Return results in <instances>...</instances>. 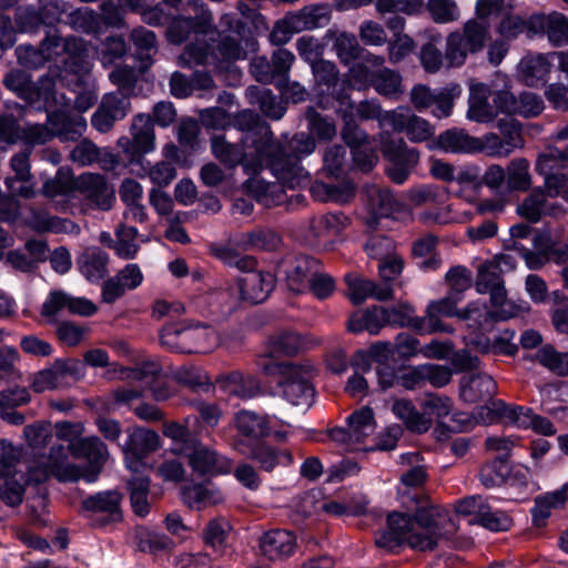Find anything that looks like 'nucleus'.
I'll return each mask as SVG.
<instances>
[{
  "label": "nucleus",
  "instance_id": "39448f33",
  "mask_svg": "<svg viewBox=\"0 0 568 568\" xmlns=\"http://www.w3.org/2000/svg\"><path fill=\"white\" fill-rule=\"evenodd\" d=\"M280 151L274 159L287 171L286 178L273 174L276 179L287 183L291 189L302 186L310 181L308 172L301 165V159L314 152L316 144L314 139L306 133L295 134L286 145L277 140Z\"/></svg>",
  "mask_w": 568,
  "mask_h": 568
},
{
  "label": "nucleus",
  "instance_id": "58836bf2",
  "mask_svg": "<svg viewBox=\"0 0 568 568\" xmlns=\"http://www.w3.org/2000/svg\"><path fill=\"white\" fill-rule=\"evenodd\" d=\"M60 44L59 39H50V32L42 40L40 48L20 44L16 49L18 62L28 69H38L53 58L52 45Z\"/></svg>",
  "mask_w": 568,
  "mask_h": 568
},
{
  "label": "nucleus",
  "instance_id": "f3484780",
  "mask_svg": "<svg viewBox=\"0 0 568 568\" xmlns=\"http://www.w3.org/2000/svg\"><path fill=\"white\" fill-rule=\"evenodd\" d=\"M295 374L278 379L277 386L283 398L294 406L311 407L314 402L315 390L310 383L311 368L298 365Z\"/></svg>",
  "mask_w": 568,
  "mask_h": 568
},
{
  "label": "nucleus",
  "instance_id": "473e14b6",
  "mask_svg": "<svg viewBox=\"0 0 568 568\" xmlns=\"http://www.w3.org/2000/svg\"><path fill=\"white\" fill-rule=\"evenodd\" d=\"M497 393V384L485 373L465 376L460 381V396L467 403L491 399Z\"/></svg>",
  "mask_w": 568,
  "mask_h": 568
},
{
  "label": "nucleus",
  "instance_id": "aec40b11",
  "mask_svg": "<svg viewBox=\"0 0 568 568\" xmlns=\"http://www.w3.org/2000/svg\"><path fill=\"white\" fill-rule=\"evenodd\" d=\"M384 122L390 124V129L396 132H405L408 139L416 143L427 141L434 134V128L427 120L415 115L406 108L393 110Z\"/></svg>",
  "mask_w": 568,
  "mask_h": 568
},
{
  "label": "nucleus",
  "instance_id": "6e6552de",
  "mask_svg": "<svg viewBox=\"0 0 568 568\" xmlns=\"http://www.w3.org/2000/svg\"><path fill=\"white\" fill-rule=\"evenodd\" d=\"M314 77V90L318 98V104L326 109L329 106V98L338 101L341 105L354 108L349 97L339 85V72L335 63L327 60H318L312 63Z\"/></svg>",
  "mask_w": 568,
  "mask_h": 568
},
{
  "label": "nucleus",
  "instance_id": "a18cd8bd",
  "mask_svg": "<svg viewBox=\"0 0 568 568\" xmlns=\"http://www.w3.org/2000/svg\"><path fill=\"white\" fill-rule=\"evenodd\" d=\"M311 195L320 202L346 203L354 196V185L348 181L325 183L315 181L310 187Z\"/></svg>",
  "mask_w": 568,
  "mask_h": 568
},
{
  "label": "nucleus",
  "instance_id": "4be33fe9",
  "mask_svg": "<svg viewBox=\"0 0 568 568\" xmlns=\"http://www.w3.org/2000/svg\"><path fill=\"white\" fill-rule=\"evenodd\" d=\"M236 285L241 301L260 304L266 301L274 290L275 277L270 272H247L237 278Z\"/></svg>",
  "mask_w": 568,
  "mask_h": 568
},
{
  "label": "nucleus",
  "instance_id": "79ce46f5",
  "mask_svg": "<svg viewBox=\"0 0 568 568\" xmlns=\"http://www.w3.org/2000/svg\"><path fill=\"white\" fill-rule=\"evenodd\" d=\"M192 423H197V416H187L182 424L178 422H166L163 424V435L173 442V450L175 453L184 455L199 440L191 433L190 427Z\"/></svg>",
  "mask_w": 568,
  "mask_h": 568
},
{
  "label": "nucleus",
  "instance_id": "423d86ee",
  "mask_svg": "<svg viewBox=\"0 0 568 568\" xmlns=\"http://www.w3.org/2000/svg\"><path fill=\"white\" fill-rule=\"evenodd\" d=\"M50 476L55 477L59 481H77L83 476L79 466L69 463L63 444L52 445L48 457H43L28 467L27 481L40 484Z\"/></svg>",
  "mask_w": 568,
  "mask_h": 568
},
{
  "label": "nucleus",
  "instance_id": "de8ad7c7",
  "mask_svg": "<svg viewBox=\"0 0 568 568\" xmlns=\"http://www.w3.org/2000/svg\"><path fill=\"white\" fill-rule=\"evenodd\" d=\"M392 412L413 433H426L432 426V419L419 413L408 399H396L393 403Z\"/></svg>",
  "mask_w": 568,
  "mask_h": 568
},
{
  "label": "nucleus",
  "instance_id": "4d7b16f0",
  "mask_svg": "<svg viewBox=\"0 0 568 568\" xmlns=\"http://www.w3.org/2000/svg\"><path fill=\"white\" fill-rule=\"evenodd\" d=\"M326 38L334 41V49L342 63L348 64L358 58L361 47L353 33L329 29Z\"/></svg>",
  "mask_w": 568,
  "mask_h": 568
},
{
  "label": "nucleus",
  "instance_id": "09e8293b",
  "mask_svg": "<svg viewBox=\"0 0 568 568\" xmlns=\"http://www.w3.org/2000/svg\"><path fill=\"white\" fill-rule=\"evenodd\" d=\"M367 207L375 217H386L397 207V200L387 187L377 184L364 187Z\"/></svg>",
  "mask_w": 568,
  "mask_h": 568
},
{
  "label": "nucleus",
  "instance_id": "f8f14e48",
  "mask_svg": "<svg viewBox=\"0 0 568 568\" xmlns=\"http://www.w3.org/2000/svg\"><path fill=\"white\" fill-rule=\"evenodd\" d=\"M75 191L95 210L109 211L115 202L114 189L99 173H82L75 179Z\"/></svg>",
  "mask_w": 568,
  "mask_h": 568
},
{
  "label": "nucleus",
  "instance_id": "5fc2aeb1",
  "mask_svg": "<svg viewBox=\"0 0 568 568\" xmlns=\"http://www.w3.org/2000/svg\"><path fill=\"white\" fill-rule=\"evenodd\" d=\"M293 14L298 20L301 31H304L326 26L331 21L332 10L328 4H311Z\"/></svg>",
  "mask_w": 568,
  "mask_h": 568
},
{
  "label": "nucleus",
  "instance_id": "2eb2a0df",
  "mask_svg": "<svg viewBox=\"0 0 568 568\" xmlns=\"http://www.w3.org/2000/svg\"><path fill=\"white\" fill-rule=\"evenodd\" d=\"M320 262L307 255H287L278 264V273L283 274L287 287L294 293H302Z\"/></svg>",
  "mask_w": 568,
  "mask_h": 568
},
{
  "label": "nucleus",
  "instance_id": "69168bd1",
  "mask_svg": "<svg viewBox=\"0 0 568 568\" xmlns=\"http://www.w3.org/2000/svg\"><path fill=\"white\" fill-rule=\"evenodd\" d=\"M128 52V45L123 37L109 36L97 50L98 59L103 68H110Z\"/></svg>",
  "mask_w": 568,
  "mask_h": 568
},
{
  "label": "nucleus",
  "instance_id": "0eeeda50",
  "mask_svg": "<svg viewBox=\"0 0 568 568\" xmlns=\"http://www.w3.org/2000/svg\"><path fill=\"white\" fill-rule=\"evenodd\" d=\"M231 34H221L215 49L212 51V62L216 65L246 58L248 51H255L256 41L246 31L245 24L239 19L224 17Z\"/></svg>",
  "mask_w": 568,
  "mask_h": 568
},
{
  "label": "nucleus",
  "instance_id": "9b49d317",
  "mask_svg": "<svg viewBox=\"0 0 568 568\" xmlns=\"http://www.w3.org/2000/svg\"><path fill=\"white\" fill-rule=\"evenodd\" d=\"M132 138L122 136L118 145L123 150L130 162L139 161L144 154L152 152L155 146V134L152 116L138 114L132 120Z\"/></svg>",
  "mask_w": 568,
  "mask_h": 568
},
{
  "label": "nucleus",
  "instance_id": "a211bd4d",
  "mask_svg": "<svg viewBox=\"0 0 568 568\" xmlns=\"http://www.w3.org/2000/svg\"><path fill=\"white\" fill-rule=\"evenodd\" d=\"M32 148L27 146L23 151L14 154L10 160V168L14 176L4 180V184L13 195L30 199L36 195V183L31 173L30 155Z\"/></svg>",
  "mask_w": 568,
  "mask_h": 568
},
{
  "label": "nucleus",
  "instance_id": "ddd939ff",
  "mask_svg": "<svg viewBox=\"0 0 568 568\" xmlns=\"http://www.w3.org/2000/svg\"><path fill=\"white\" fill-rule=\"evenodd\" d=\"M65 448L67 453L71 452L73 456L83 457L89 462L91 467L90 471L79 467L83 474L81 478L85 479L88 483L95 481L102 466L109 457L106 445L99 437L89 436L80 438Z\"/></svg>",
  "mask_w": 568,
  "mask_h": 568
},
{
  "label": "nucleus",
  "instance_id": "cd10ccee",
  "mask_svg": "<svg viewBox=\"0 0 568 568\" xmlns=\"http://www.w3.org/2000/svg\"><path fill=\"white\" fill-rule=\"evenodd\" d=\"M493 98V89L490 85L481 82L471 83L469 87L467 119L478 122L488 123L496 118L494 103L489 102Z\"/></svg>",
  "mask_w": 568,
  "mask_h": 568
},
{
  "label": "nucleus",
  "instance_id": "4468645a",
  "mask_svg": "<svg viewBox=\"0 0 568 568\" xmlns=\"http://www.w3.org/2000/svg\"><path fill=\"white\" fill-rule=\"evenodd\" d=\"M131 109V102L119 92L105 93L91 118L92 126L100 133L111 131L115 122L124 119Z\"/></svg>",
  "mask_w": 568,
  "mask_h": 568
},
{
  "label": "nucleus",
  "instance_id": "4c0bfd02",
  "mask_svg": "<svg viewBox=\"0 0 568 568\" xmlns=\"http://www.w3.org/2000/svg\"><path fill=\"white\" fill-rule=\"evenodd\" d=\"M456 302L452 297H444L438 301L430 302L426 310L425 333L447 332L452 333L450 326L442 322V317H458Z\"/></svg>",
  "mask_w": 568,
  "mask_h": 568
},
{
  "label": "nucleus",
  "instance_id": "c03bdc74",
  "mask_svg": "<svg viewBox=\"0 0 568 568\" xmlns=\"http://www.w3.org/2000/svg\"><path fill=\"white\" fill-rule=\"evenodd\" d=\"M387 325L386 308L373 306L363 312L354 313L348 320V331L352 333H361L367 331L372 335H376Z\"/></svg>",
  "mask_w": 568,
  "mask_h": 568
},
{
  "label": "nucleus",
  "instance_id": "774afa93",
  "mask_svg": "<svg viewBox=\"0 0 568 568\" xmlns=\"http://www.w3.org/2000/svg\"><path fill=\"white\" fill-rule=\"evenodd\" d=\"M510 468L507 459L497 457L481 466L479 470L480 483L486 488L500 486L509 475Z\"/></svg>",
  "mask_w": 568,
  "mask_h": 568
},
{
  "label": "nucleus",
  "instance_id": "5701e85b",
  "mask_svg": "<svg viewBox=\"0 0 568 568\" xmlns=\"http://www.w3.org/2000/svg\"><path fill=\"white\" fill-rule=\"evenodd\" d=\"M143 282V274L138 264H128L113 277L106 280L102 285V302L113 304L122 297L126 291L139 287Z\"/></svg>",
  "mask_w": 568,
  "mask_h": 568
},
{
  "label": "nucleus",
  "instance_id": "8fccbe9b",
  "mask_svg": "<svg viewBox=\"0 0 568 568\" xmlns=\"http://www.w3.org/2000/svg\"><path fill=\"white\" fill-rule=\"evenodd\" d=\"M108 263V253L97 247L87 250L78 260L81 274L92 283L99 282L106 275Z\"/></svg>",
  "mask_w": 568,
  "mask_h": 568
},
{
  "label": "nucleus",
  "instance_id": "c85d7f7f",
  "mask_svg": "<svg viewBox=\"0 0 568 568\" xmlns=\"http://www.w3.org/2000/svg\"><path fill=\"white\" fill-rule=\"evenodd\" d=\"M532 34L546 33L554 45L568 44V18L560 12L549 14H532Z\"/></svg>",
  "mask_w": 568,
  "mask_h": 568
},
{
  "label": "nucleus",
  "instance_id": "7ed1b4c3",
  "mask_svg": "<svg viewBox=\"0 0 568 568\" xmlns=\"http://www.w3.org/2000/svg\"><path fill=\"white\" fill-rule=\"evenodd\" d=\"M161 345L181 354L207 353L217 344L213 327L204 324H168L160 332Z\"/></svg>",
  "mask_w": 568,
  "mask_h": 568
},
{
  "label": "nucleus",
  "instance_id": "603ef678",
  "mask_svg": "<svg viewBox=\"0 0 568 568\" xmlns=\"http://www.w3.org/2000/svg\"><path fill=\"white\" fill-rule=\"evenodd\" d=\"M235 423L237 430L245 437L258 439L271 432L267 418L250 410L240 412Z\"/></svg>",
  "mask_w": 568,
  "mask_h": 568
},
{
  "label": "nucleus",
  "instance_id": "20e7f679",
  "mask_svg": "<svg viewBox=\"0 0 568 568\" xmlns=\"http://www.w3.org/2000/svg\"><path fill=\"white\" fill-rule=\"evenodd\" d=\"M490 23L479 20H467L460 29L450 32L446 38L445 60L449 68L465 64L468 55L480 52L489 39Z\"/></svg>",
  "mask_w": 568,
  "mask_h": 568
},
{
  "label": "nucleus",
  "instance_id": "f704fd0d",
  "mask_svg": "<svg viewBox=\"0 0 568 568\" xmlns=\"http://www.w3.org/2000/svg\"><path fill=\"white\" fill-rule=\"evenodd\" d=\"M215 384L226 394L243 399L254 397L260 390V383L254 376L244 375L239 371L219 375Z\"/></svg>",
  "mask_w": 568,
  "mask_h": 568
},
{
  "label": "nucleus",
  "instance_id": "393cba45",
  "mask_svg": "<svg viewBox=\"0 0 568 568\" xmlns=\"http://www.w3.org/2000/svg\"><path fill=\"white\" fill-rule=\"evenodd\" d=\"M159 447V435L150 429L136 428L130 435L129 443L123 447L126 466L139 471L142 458Z\"/></svg>",
  "mask_w": 568,
  "mask_h": 568
},
{
  "label": "nucleus",
  "instance_id": "3c124183",
  "mask_svg": "<svg viewBox=\"0 0 568 568\" xmlns=\"http://www.w3.org/2000/svg\"><path fill=\"white\" fill-rule=\"evenodd\" d=\"M518 71L525 83L534 87L545 80L550 71V64L544 54H527L520 60Z\"/></svg>",
  "mask_w": 568,
  "mask_h": 568
},
{
  "label": "nucleus",
  "instance_id": "bf43d9fd",
  "mask_svg": "<svg viewBox=\"0 0 568 568\" xmlns=\"http://www.w3.org/2000/svg\"><path fill=\"white\" fill-rule=\"evenodd\" d=\"M268 355L292 356L303 348V341L295 332H280L268 337Z\"/></svg>",
  "mask_w": 568,
  "mask_h": 568
},
{
  "label": "nucleus",
  "instance_id": "0e129e2a",
  "mask_svg": "<svg viewBox=\"0 0 568 568\" xmlns=\"http://www.w3.org/2000/svg\"><path fill=\"white\" fill-rule=\"evenodd\" d=\"M116 241L114 242V251L118 256L124 260L134 258L139 244L136 243L138 230L132 225L120 223L115 231Z\"/></svg>",
  "mask_w": 568,
  "mask_h": 568
},
{
  "label": "nucleus",
  "instance_id": "2f4dec72",
  "mask_svg": "<svg viewBox=\"0 0 568 568\" xmlns=\"http://www.w3.org/2000/svg\"><path fill=\"white\" fill-rule=\"evenodd\" d=\"M234 125L243 132L242 138H247L248 135H253L255 139H257V136L261 138L257 133H260L262 129H265L267 132L264 140H266L267 145L270 144V148L267 146L263 153L272 160H275L274 156L280 151V144L277 143V140L275 139L270 126L265 123H262L260 121V116L255 112L250 110H243L239 112L234 119Z\"/></svg>",
  "mask_w": 568,
  "mask_h": 568
},
{
  "label": "nucleus",
  "instance_id": "6ab92c4d",
  "mask_svg": "<svg viewBox=\"0 0 568 568\" xmlns=\"http://www.w3.org/2000/svg\"><path fill=\"white\" fill-rule=\"evenodd\" d=\"M383 153L388 159L387 175L396 184H403L416 166L419 154L416 149L408 148L402 140L398 145H383Z\"/></svg>",
  "mask_w": 568,
  "mask_h": 568
},
{
  "label": "nucleus",
  "instance_id": "a19ab883",
  "mask_svg": "<svg viewBox=\"0 0 568 568\" xmlns=\"http://www.w3.org/2000/svg\"><path fill=\"white\" fill-rule=\"evenodd\" d=\"M247 180V189L265 206H273L281 204L285 200L284 186L291 187L287 183L277 179V182H267L253 174Z\"/></svg>",
  "mask_w": 568,
  "mask_h": 568
},
{
  "label": "nucleus",
  "instance_id": "864d4df0",
  "mask_svg": "<svg viewBox=\"0 0 568 568\" xmlns=\"http://www.w3.org/2000/svg\"><path fill=\"white\" fill-rule=\"evenodd\" d=\"M246 94L271 119L280 120L286 111L284 104L268 89L250 87L246 90Z\"/></svg>",
  "mask_w": 568,
  "mask_h": 568
},
{
  "label": "nucleus",
  "instance_id": "f257e3e1",
  "mask_svg": "<svg viewBox=\"0 0 568 568\" xmlns=\"http://www.w3.org/2000/svg\"><path fill=\"white\" fill-rule=\"evenodd\" d=\"M408 500L416 506L414 514H388L387 529L376 536V545L386 550H394L403 544L415 551L435 550L439 542L447 538L449 510L432 503L427 496L417 491L404 493L403 505L409 507Z\"/></svg>",
  "mask_w": 568,
  "mask_h": 568
},
{
  "label": "nucleus",
  "instance_id": "e433bc0d",
  "mask_svg": "<svg viewBox=\"0 0 568 568\" xmlns=\"http://www.w3.org/2000/svg\"><path fill=\"white\" fill-rule=\"evenodd\" d=\"M534 410L529 407L509 405L504 400H494L487 407V418H483L485 423H494L496 419H503L519 428H528V423H531V415Z\"/></svg>",
  "mask_w": 568,
  "mask_h": 568
},
{
  "label": "nucleus",
  "instance_id": "c756f323",
  "mask_svg": "<svg viewBox=\"0 0 568 568\" xmlns=\"http://www.w3.org/2000/svg\"><path fill=\"white\" fill-rule=\"evenodd\" d=\"M296 548V537L285 529H273L260 539V549L270 560H281L292 556Z\"/></svg>",
  "mask_w": 568,
  "mask_h": 568
},
{
  "label": "nucleus",
  "instance_id": "ea45409f",
  "mask_svg": "<svg viewBox=\"0 0 568 568\" xmlns=\"http://www.w3.org/2000/svg\"><path fill=\"white\" fill-rule=\"evenodd\" d=\"M476 290L480 294L489 293L490 300L501 297L505 291L503 271L498 263L488 261L479 265L477 270Z\"/></svg>",
  "mask_w": 568,
  "mask_h": 568
},
{
  "label": "nucleus",
  "instance_id": "338daca9",
  "mask_svg": "<svg viewBox=\"0 0 568 568\" xmlns=\"http://www.w3.org/2000/svg\"><path fill=\"white\" fill-rule=\"evenodd\" d=\"M538 363L558 376H568V352L561 353L552 345H545L536 354Z\"/></svg>",
  "mask_w": 568,
  "mask_h": 568
},
{
  "label": "nucleus",
  "instance_id": "7c9ffc66",
  "mask_svg": "<svg viewBox=\"0 0 568 568\" xmlns=\"http://www.w3.org/2000/svg\"><path fill=\"white\" fill-rule=\"evenodd\" d=\"M64 9L60 0H40L39 11L33 9L17 10L18 20L23 23L24 28H38L40 24L48 27L53 26L61 19Z\"/></svg>",
  "mask_w": 568,
  "mask_h": 568
},
{
  "label": "nucleus",
  "instance_id": "412c9836",
  "mask_svg": "<svg viewBox=\"0 0 568 568\" xmlns=\"http://www.w3.org/2000/svg\"><path fill=\"white\" fill-rule=\"evenodd\" d=\"M347 217L342 212L325 213L312 217L304 232L305 240L320 246L338 235L346 226Z\"/></svg>",
  "mask_w": 568,
  "mask_h": 568
},
{
  "label": "nucleus",
  "instance_id": "c9c22d12",
  "mask_svg": "<svg viewBox=\"0 0 568 568\" xmlns=\"http://www.w3.org/2000/svg\"><path fill=\"white\" fill-rule=\"evenodd\" d=\"M161 374L162 366L155 361H145L134 367H124L113 364L112 368L108 371L109 378L118 377L138 382L145 387L153 384L156 378H160Z\"/></svg>",
  "mask_w": 568,
  "mask_h": 568
},
{
  "label": "nucleus",
  "instance_id": "dca6fc26",
  "mask_svg": "<svg viewBox=\"0 0 568 568\" xmlns=\"http://www.w3.org/2000/svg\"><path fill=\"white\" fill-rule=\"evenodd\" d=\"M193 471L199 475H223L232 469V462L219 454L215 449L207 447L199 439L192 449L184 454Z\"/></svg>",
  "mask_w": 568,
  "mask_h": 568
},
{
  "label": "nucleus",
  "instance_id": "49530a36",
  "mask_svg": "<svg viewBox=\"0 0 568 568\" xmlns=\"http://www.w3.org/2000/svg\"><path fill=\"white\" fill-rule=\"evenodd\" d=\"M435 143L447 153H476L477 138L463 129L453 128L442 132Z\"/></svg>",
  "mask_w": 568,
  "mask_h": 568
},
{
  "label": "nucleus",
  "instance_id": "13d9d810",
  "mask_svg": "<svg viewBox=\"0 0 568 568\" xmlns=\"http://www.w3.org/2000/svg\"><path fill=\"white\" fill-rule=\"evenodd\" d=\"M529 168V162L525 158H516L509 162L506 169V182L510 191L526 192L531 187Z\"/></svg>",
  "mask_w": 568,
  "mask_h": 568
},
{
  "label": "nucleus",
  "instance_id": "6e6d98bb",
  "mask_svg": "<svg viewBox=\"0 0 568 568\" xmlns=\"http://www.w3.org/2000/svg\"><path fill=\"white\" fill-rule=\"evenodd\" d=\"M371 82L377 93L387 98L397 99L404 92L400 74L388 68L374 72Z\"/></svg>",
  "mask_w": 568,
  "mask_h": 568
},
{
  "label": "nucleus",
  "instance_id": "9d476101",
  "mask_svg": "<svg viewBox=\"0 0 568 568\" xmlns=\"http://www.w3.org/2000/svg\"><path fill=\"white\" fill-rule=\"evenodd\" d=\"M121 501L122 496L118 490H104L84 498L81 509L88 514L92 526L104 527L122 520Z\"/></svg>",
  "mask_w": 568,
  "mask_h": 568
},
{
  "label": "nucleus",
  "instance_id": "37998d69",
  "mask_svg": "<svg viewBox=\"0 0 568 568\" xmlns=\"http://www.w3.org/2000/svg\"><path fill=\"white\" fill-rule=\"evenodd\" d=\"M248 457L265 471H272L277 466H288L293 463V456L288 450L273 447L266 443L254 445Z\"/></svg>",
  "mask_w": 568,
  "mask_h": 568
},
{
  "label": "nucleus",
  "instance_id": "b1692460",
  "mask_svg": "<svg viewBox=\"0 0 568 568\" xmlns=\"http://www.w3.org/2000/svg\"><path fill=\"white\" fill-rule=\"evenodd\" d=\"M517 213L530 223H538L542 216L558 217L565 213L564 207L549 202L541 186L535 187L517 206Z\"/></svg>",
  "mask_w": 568,
  "mask_h": 568
},
{
  "label": "nucleus",
  "instance_id": "f03ea898",
  "mask_svg": "<svg viewBox=\"0 0 568 568\" xmlns=\"http://www.w3.org/2000/svg\"><path fill=\"white\" fill-rule=\"evenodd\" d=\"M266 132L265 129H262L258 133L261 138L257 136V139L253 135L242 138L241 146L229 142L223 134L213 135L211 138L212 153L229 168L242 165L248 174H257L264 169H268L272 174L286 178L287 171H284L276 160H272L263 153L267 149L266 140H264Z\"/></svg>",
  "mask_w": 568,
  "mask_h": 568
},
{
  "label": "nucleus",
  "instance_id": "bb28decb",
  "mask_svg": "<svg viewBox=\"0 0 568 568\" xmlns=\"http://www.w3.org/2000/svg\"><path fill=\"white\" fill-rule=\"evenodd\" d=\"M211 17H175L172 19L166 30V38L172 44H181L191 36H195L196 38L206 36L211 31Z\"/></svg>",
  "mask_w": 568,
  "mask_h": 568
},
{
  "label": "nucleus",
  "instance_id": "052dcab7",
  "mask_svg": "<svg viewBox=\"0 0 568 568\" xmlns=\"http://www.w3.org/2000/svg\"><path fill=\"white\" fill-rule=\"evenodd\" d=\"M458 318L466 321L467 325L475 329L487 331L495 321L494 312L481 302H471L458 313Z\"/></svg>",
  "mask_w": 568,
  "mask_h": 568
},
{
  "label": "nucleus",
  "instance_id": "1a4fd4ad",
  "mask_svg": "<svg viewBox=\"0 0 568 568\" xmlns=\"http://www.w3.org/2000/svg\"><path fill=\"white\" fill-rule=\"evenodd\" d=\"M374 413L369 407H362L347 417L346 427H335L331 430V438L348 450L359 449V445L375 433Z\"/></svg>",
  "mask_w": 568,
  "mask_h": 568
},
{
  "label": "nucleus",
  "instance_id": "680f3d73",
  "mask_svg": "<svg viewBox=\"0 0 568 568\" xmlns=\"http://www.w3.org/2000/svg\"><path fill=\"white\" fill-rule=\"evenodd\" d=\"M130 40L135 48L139 60L151 64L152 57L158 51L155 33L144 27H138L131 31Z\"/></svg>",
  "mask_w": 568,
  "mask_h": 568
},
{
  "label": "nucleus",
  "instance_id": "72a5a7b5",
  "mask_svg": "<svg viewBox=\"0 0 568 568\" xmlns=\"http://www.w3.org/2000/svg\"><path fill=\"white\" fill-rule=\"evenodd\" d=\"M77 366L74 362L55 361L51 367L33 374L30 386L36 393L58 388L63 384L67 375L75 372Z\"/></svg>",
  "mask_w": 568,
  "mask_h": 568
},
{
  "label": "nucleus",
  "instance_id": "e2e57ef3",
  "mask_svg": "<svg viewBox=\"0 0 568 568\" xmlns=\"http://www.w3.org/2000/svg\"><path fill=\"white\" fill-rule=\"evenodd\" d=\"M131 506L135 515L145 517L150 511L148 500L150 480L148 477L135 476L128 481Z\"/></svg>",
  "mask_w": 568,
  "mask_h": 568
},
{
  "label": "nucleus",
  "instance_id": "a878e982",
  "mask_svg": "<svg viewBox=\"0 0 568 568\" xmlns=\"http://www.w3.org/2000/svg\"><path fill=\"white\" fill-rule=\"evenodd\" d=\"M347 296L353 304H361L368 297L378 301H387L393 297V288L389 284L378 285L357 273L345 275Z\"/></svg>",
  "mask_w": 568,
  "mask_h": 568
}]
</instances>
